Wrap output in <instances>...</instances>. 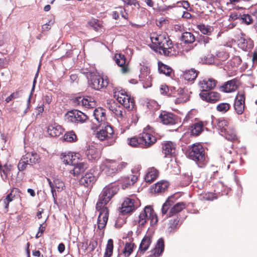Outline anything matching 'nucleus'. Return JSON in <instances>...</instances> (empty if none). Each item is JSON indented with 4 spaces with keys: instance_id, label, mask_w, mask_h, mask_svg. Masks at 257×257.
Instances as JSON below:
<instances>
[{
    "instance_id": "obj_18",
    "label": "nucleus",
    "mask_w": 257,
    "mask_h": 257,
    "mask_svg": "<svg viewBox=\"0 0 257 257\" xmlns=\"http://www.w3.org/2000/svg\"><path fill=\"white\" fill-rule=\"evenodd\" d=\"M199 96L204 101L211 103L219 101L221 99V95L215 91L201 92Z\"/></svg>"
},
{
    "instance_id": "obj_23",
    "label": "nucleus",
    "mask_w": 257,
    "mask_h": 257,
    "mask_svg": "<svg viewBox=\"0 0 257 257\" xmlns=\"http://www.w3.org/2000/svg\"><path fill=\"white\" fill-rule=\"evenodd\" d=\"M162 152L165 157L174 156L176 151V145L171 141H165L162 144Z\"/></svg>"
},
{
    "instance_id": "obj_42",
    "label": "nucleus",
    "mask_w": 257,
    "mask_h": 257,
    "mask_svg": "<svg viewBox=\"0 0 257 257\" xmlns=\"http://www.w3.org/2000/svg\"><path fill=\"white\" fill-rule=\"evenodd\" d=\"M221 135L224 136L226 140L234 142L237 140L234 130L230 127L225 130V133H221Z\"/></svg>"
},
{
    "instance_id": "obj_32",
    "label": "nucleus",
    "mask_w": 257,
    "mask_h": 257,
    "mask_svg": "<svg viewBox=\"0 0 257 257\" xmlns=\"http://www.w3.org/2000/svg\"><path fill=\"white\" fill-rule=\"evenodd\" d=\"M73 166V168L70 170V173L72 174L74 176H78L83 173L88 168L87 164L83 162L77 163Z\"/></svg>"
},
{
    "instance_id": "obj_4",
    "label": "nucleus",
    "mask_w": 257,
    "mask_h": 257,
    "mask_svg": "<svg viewBox=\"0 0 257 257\" xmlns=\"http://www.w3.org/2000/svg\"><path fill=\"white\" fill-rule=\"evenodd\" d=\"M127 166L126 162L105 159L100 165V169L106 175L112 176L121 171Z\"/></svg>"
},
{
    "instance_id": "obj_24",
    "label": "nucleus",
    "mask_w": 257,
    "mask_h": 257,
    "mask_svg": "<svg viewBox=\"0 0 257 257\" xmlns=\"http://www.w3.org/2000/svg\"><path fill=\"white\" fill-rule=\"evenodd\" d=\"M143 210L147 219L150 220V225L151 226L157 225L158 222V217L153 207L147 206Z\"/></svg>"
},
{
    "instance_id": "obj_2",
    "label": "nucleus",
    "mask_w": 257,
    "mask_h": 257,
    "mask_svg": "<svg viewBox=\"0 0 257 257\" xmlns=\"http://www.w3.org/2000/svg\"><path fill=\"white\" fill-rule=\"evenodd\" d=\"M151 39V47L155 52L168 56L176 55L178 53L175 49L172 41L165 34L152 36Z\"/></svg>"
},
{
    "instance_id": "obj_25",
    "label": "nucleus",
    "mask_w": 257,
    "mask_h": 257,
    "mask_svg": "<svg viewBox=\"0 0 257 257\" xmlns=\"http://www.w3.org/2000/svg\"><path fill=\"white\" fill-rule=\"evenodd\" d=\"M93 116L100 124H105L107 122L106 110L101 107L95 108L93 110Z\"/></svg>"
},
{
    "instance_id": "obj_30",
    "label": "nucleus",
    "mask_w": 257,
    "mask_h": 257,
    "mask_svg": "<svg viewBox=\"0 0 257 257\" xmlns=\"http://www.w3.org/2000/svg\"><path fill=\"white\" fill-rule=\"evenodd\" d=\"M187 207V205L185 202H181L177 203L170 209L168 216H177V215Z\"/></svg>"
},
{
    "instance_id": "obj_11",
    "label": "nucleus",
    "mask_w": 257,
    "mask_h": 257,
    "mask_svg": "<svg viewBox=\"0 0 257 257\" xmlns=\"http://www.w3.org/2000/svg\"><path fill=\"white\" fill-rule=\"evenodd\" d=\"M140 205L139 201L136 198H126L121 205L120 212L123 215L136 210Z\"/></svg>"
},
{
    "instance_id": "obj_55",
    "label": "nucleus",
    "mask_w": 257,
    "mask_h": 257,
    "mask_svg": "<svg viewBox=\"0 0 257 257\" xmlns=\"http://www.w3.org/2000/svg\"><path fill=\"white\" fill-rule=\"evenodd\" d=\"M147 107L150 110L155 111L159 109V106L156 101L154 100H149L147 103Z\"/></svg>"
},
{
    "instance_id": "obj_15",
    "label": "nucleus",
    "mask_w": 257,
    "mask_h": 257,
    "mask_svg": "<svg viewBox=\"0 0 257 257\" xmlns=\"http://www.w3.org/2000/svg\"><path fill=\"white\" fill-rule=\"evenodd\" d=\"M47 180L51 188L54 202L56 203L57 202L56 191L60 192L65 187L64 183L62 181L57 178L55 179L53 182H52L50 179H47Z\"/></svg>"
},
{
    "instance_id": "obj_34",
    "label": "nucleus",
    "mask_w": 257,
    "mask_h": 257,
    "mask_svg": "<svg viewBox=\"0 0 257 257\" xmlns=\"http://www.w3.org/2000/svg\"><path fill=\"white\" fill-rule=\"evenodd\" d=\"M13 166L10 164H5L4 165L0 166V173L3 180L7 181L9 179V176L11 174Z\"/></svg>"
},
{
    "instance_id": "obj_48",
    "label": "nucleus",
    "mask_w": 257,
    "mask_h": 257,
    "mask_svg": "<svg viewBox=\"0 0 257 257\" xmlns=\"http://www.w3.org/2000/svg\"><path fill=\"white\" fill-rule=\"evenodd\" d=\"M197 28L204 35H211L213 31V28L209 25L200 24L197 26Z\"/></svg>"
},
{
    "instance_id": "obj_46",
    "label": "nucleus",
    "mask_w": 257,
    "mask_h": 257,
    "mask_svg": "<svg viewBox=\"0 0 257 257\" xmlns=\"http://www.w3.org/2000/svg\"><path fill=\"white\" fill-rule=\"evenodd\" d=\"M179 219L178 216L174 217L169 220L168 228L170 232L174 231L179 227Z\"/></svg>"
},
{
    "instance_id": "obj_44",
    "label": "nucleus",
    "mask_w": 257,
    "mask_h": 257,
    "mask_svg": "<svg viewBox=\"0 0 257 257\" xmlns=\"http://www.w3.org/2000/svg\"><path fill=\"white\" fill-rule=\"evenodd\" d=\"M181 40L185 44H192L195 41V37L192 33L185 32L182 33Z\"/></svg>"
},
{
    "instance_id": "obj_7",
    "label": "nucleus",
    "mask_w": 257,
    "mask_h": 257,
    "mask_svg": "<svg viewBox=\"0 0 257 257\" xmlns=\"http://www.w3.org/2000/svg\"><path fill=\"white\" fill-rule=\"evenodd\" d=\"M152 132L151 127L150 126H147L144 128L143 132L139 134L141 148H148L156 143L157 138L152 134Z\"/></svg>"
},
{
    "instance_id": "obj_57",
    "label": "nucleus",
    "mask_w": 257,
    "mask_h": 257,
    "mask_svg": "<svg viewBox=\"0 0 257 257\" xmlns=\"http://www.w3.org/2000/svg\"><path fill=\"white\" fill-rule=\"evenodd\" d=\"M13 190L9 193L6 198L3 200L4 203L5 204V207L6 209H8L9 203L13 200L15 195L12 194Z\"/></svg>"
},
{
    "instance_id": "obj_26",
    "label": "nucleus",
    "mask_w": 257,
    "mask_h": 257,
    "mask_svg": "<svg viewBox=\"0 0 257 257\" xmlns=\"http://www.w3.org/2000/svg\"><path fill=\"white\" fill-rule=\"evenodd\" d=\"M86 155L88 159L91 161H97L100 157V150L93 145L88 146Z\"/></svg>"
},
{
    "instance_id": "obj_60",
    "label": "nucleus",
    "mask_w": 257,
    "mask_h": 257,
    "mask_svg": "<svg viewBox=\"0 0 257 257\" xmlns=\"http://www.w3.org/2000/svg\"><path fill=\"white\" fill-rule=\"evenodd\" d=\"M20 96V91H16L15 92L12 93L10 96L6 98V101L8 103L14 99L19 98Z\"/></svg>"
},
{
    "instance_id": "obj_20",
    "label": "nucleus",
    "mask_w": 257,
    "mask_h": 257,
    "mask_svg": "<svg viewBox=\"0 0 257 257\" xmlns=\"http://www.w3.org/2000/svg\"><path fill=\"white\" fill-rule=\"evenodd\" d=\"M114 60L117 65L120 67V71L123 74H126L130 71L128 62H126L125 56L121 54H116Z\"/></svg>"
},
{
    "instance_id": "obj_19",
    "label": "nucleus",
    "mask_w": 257,
    "mask_h": 257,
    "mask_svg": "<svg viewBox=\"0 0 257 257\" xmlns=\"http://www.w3.org/2000/svg\"><path fill=\"white\" fill-rule=\"evenodd\" d=\"M96 181V178L91 172H87L79 180V184L88 189H91Z\"/></svg>"
},
{
    "instance_id": "obj_36",
    "label": "nucleus",
    "mask_w": 257,
    "mask_h": 257,
    "mask_svg": "<svg viewBox=\"0 0 257 257\" xmlns=\"http://www.w3.org/2000/svg\"><path fill=\"white\" fill-rule=\"evenodd\" d=\"M25 157L26 161L30 163V165L32 166L34 164L39 163L40 161L39 155L36 152L27 153L23 156Z\"/></svg>"
},
{
    "instance_id": "obj_37",
    "label": "nucleus",
    "mask_w": 257,
    "mask_h": 257,
    "mask_svg": "<svg viewBox=\"0 0 257 257\" xmlns=\"http://www.w3.org/2000/svg\"><path fill=\"white\" fill-rule=\"evenodd\" d=\"M47 131L52 137H58L62 133L61 126L56 123L49 125Z\"/></svg>"
},
{
    "instance_id": "obj_14",
    "label": "nucleus",
    "mask_w": 257,
    "mask_h": 257,
    "mask_svg": "<svg viewBox=\"0 0 257 257\" xmlns=\"http://www.w3.org/2000/svg\"><path fill=\"white\" fill-rule=\"evenodd\" d=\"M164 124L173 125L178 122V117L175 114L167 111H162L159 116Z\"/></svg>"
},
{
    "instance_id": "obj_3",
    "label": "nucleus",
    "mask_w": 257,
    "mask_h": 257,
    "mask_svg": "<svg viewBox=\"0 0 257 257\" xmlns=\"http://www.w3.org/2000/svg\"><path fill=\"white\" fill-rule=\"evenodd\" d=\"M186 155L200 167H202L207 163L205 149L200 143H195L189 147L186 151Z\"/></svg>"
},
{
    "instance_id": "obj_22",
    "label": "nucleus",
    "mask_w": 257,
    "mask_h": 257,
    "mask_svg": "<svg viewBox=\"0 0 257 257\" xmlns=\"http://www.w3.org/2000/svg\"><path fill=\"white\" fill-rule=\"evenodd\" d=\"M206 121H198L190 126V135L193 137L199 136L204 130L207 125Z\"/></svg>"
},
{
    "instance_id": "obj_47",
    "label": "nucleus",
    "mask_w": 257,
    "mask_h": 257,
    "mask_svg": "<svg viewBox=\"0 0 257 257\" xmlns=\"http://www.w3.org/2000/svg\"><path fill=\"white\" fill-rule=\"evenodd\" d=\"M174 199V197L171 196L169 197L164 203L162 208V213L163 214L167 213L170 207L174 204L175 201Z\"/></svg>"
},
{
    "instance_id": "obj_8",
    "label": "nucleus",
    "mask_w": 257,
    "mask_h": 257,
    "mask_svg": "<svg viewBox=\"0 0 257 257\" xmlns=\"http://www.w3.org/2000/svg\"><path fill=\"white\" fill-rule=\"evenodd\" d=\"M110 85V83L107 76L101 77L94 74L90 76V85L95 90H100L109 87Z\"/></svg>"
},
{
    "instance_id": "obj_41",
    "label": "nucleus",
    "mask_w": 257,
    "mask_h": 257,
    "mask_svg": "<svg viewBox=\"0 0 257 257\" xmlns=\"http://www.w3.org/2000/svg\"><path fill=\"white\" fill-rule=\"evenodd\" d=\"M165 242L163 238H160L157 241V244L153 250V254L156 256L160 255L164 250Z\"/></svg>"
},
{
    "instance_id": "obj_27",
    "label": "nucleus",
    "mask_w": 257,
    "mask_h": 257,
    "mask_svg": "<svg viewBox=\"0 0 257 257\" xmlns=\"http://www.w3.org/2000/svg\"><path fill=\"white\" fill-rule=\"evenodd\" d=\"M239 81L236 79H233L225 83L220 88L222 91L230 93L235 91L238 88Z\"/></svg>"
},
{
    "instance_id": "obj_38",
    "label": "nucleus",
    "mask_w": 257,
    "mask_h": 257,
    "mask_svg": "<svg viewBox=\"0 0 257 257\" xmlns=\"http://www.w3.org/2000/svg\"><path fill=\"white\" fill-rule=\"evenodd\" d=\"M169 187V183L167 181H161L156 183L152 187V190L155 193L164 192L167 190Z\"/></svg>"
},
{
    "instance_id": "obj_31",
    "label": "nucleus",
    "mask_w": 257,
    "mask_h": 257,
    "mask_svg": "<svg viewBox=\"0 0 257 257\" xmlns=\"http://www.w3.org/2000/svg\"><path fill=\"white\" fill-rule=\"evenodd\" d=\"M159 175V171L152 167L148 169V171L145 176V180L147 183H152L156 180Z\"/></svg>"
},
{
    "instance_id": "obj_58",
    "label": "nucleus",
    "mask_w": 257,
    "mask_h": 257,
    "mask_svg": "<svg viewBox=\"0 0 257 257\" xmlns=\"http://www.w3.org/2000/svg\"><path fill=\"white\" fill-rule=\"evenodd\" d=\"M74 157H76V155L75 154L73 155V153H69L67 155H64L63 157V162L65 164L70 165L73 163L72 161L70 160V157L73 158Z\"/></svg>"
},
{
    "instance_id": "obj_63",
    "label": "nucleus",
    "mask_w": 257,
    "mask_h": 257,
    "mask_svg": "<svg viewBox=\"0 0 257 257\" xmlns=\"http://www.w3.org/2000/svg\"><path fill=\"white\" fill-rule=\"evenodd\" d=\"M169 91V87L166 85H162L160 87V93L163 95H167L168 96Z\"/></svg>"
},
{
    "instance_id": "obj_51",
    "label": "nucleus",
    "mask_w": 257,
    "mask_h": 257,
    "mask_svg": "<svg viewBox=\"0 0 257 257\" xmlns=\"http://www.w3.org/2000/svg\"><path fill=\"white\" fill-rule=\"evenodd\" d=\"M26 160L25 159V157L22 156V157L20 160L18 165L17 168L19 172H22L26 170L28 166L30 165V163L26 161Z\"/></svg>"
},
{
    "instance_id": "obj_59",
    "label": "nucleus",
    "mask_w": 257,
    "mask_h": 257,
    "mask_svg": "<svg viewBox=\"0 0 257 257\" xmlns=\"http://www.w3.org/2000/svg\"><path fill=\"white\" fill-rule=\"evenodd\" d=\"M88 24L91 27H93L95 31H97L98 29L101 27V25L99 21L97 19L91 20L88 22Z\"/></svg>"
},
{
    "instance_id": "obj_56",
    "label": "nucleus",
    "mask_w": 257,
    "mask_h": 257,
    "mask_svg": "<svg viewBox=\"0 0 257 257\" xmlns=\"http://www.w3.org/2000/svg\"><path fill=\"white\" fill-rule=\"evenodd\" d=\"M147 220V217L146 216L145 214L144 213V211L143 210L141 212L139 216V219L138 221L139 225L144 226L145 224H146Z\"/></svg>"
},
{
    "instance_id": "obj_17",
    "label": "nucleus",
    "mask_w": 257,
    "mask_h": 257,
    "mask_svg": "<svg viewBox=\"0 0 257 257\" xmlns=\"http://www.w3.org/2000/svg\"><path fill=\"white\" fill-rule=\"evenodd\" d=\"M245 94L244 92H239L237 94L234 103V108L238 114L243 113L245 108Z\"/></svg>"
},
{
    "instance_id": "obj_49",
    "label": "nucleus",
    "mask_w": 257,
    "mask_h": 257,
    "mask_svg": "<svg viewBox=\"0 0 257 257\" xmlns=\"http://www.w3.org/2000/svg\"><path fill=\"white\" fill-rule=\"evenodd\" d=\"M113 241L112 239H109L105 249L104 257H111L113 253Z\"/></svg>"
},
{
    "instance_id": "obj_5",
    "label": "nucleus",
    "mask_w": 257,
    "mask_h": 257,
    "mask_svg": "<svg viewBox=\"0 0 257 257\" xmlns=\"http://www.w3.org/2000/svg\"><path fill=\"white\" fill-rule=\"evenodd\" d=\"M113 97L124 107L132 110L135 106V101L133 97L128 94L124 90L120 87L113 89Z\"/></svg>"
},
{
    "instance_id": "obj_16",
    "label": "nucleus",
    "mask_w": 257,
    "mask_h": 257,
    "mask_svg": "<svg viewBox=\"0 0 257 257\" xmlns=\"http://www.w3.org/2000/svg\"><path fill=\"white\" fill-rule=\"evenodd\" d=\"M139 176L137 174L132 173L126 176L121 177L120 180L121 188L125 189L132 187L137 182Z\"/></svg>"
},
{
    "instance_id": "obj_64",
    "label": "nucleus",
    "mask_w": 257,
    "mask_h": 257,
    "mask_svg": "<svg viewBox=\"0 0 257 257\" xmlns=\"http://www.w3.org/2000/svg\"><path fill=\"white\" fill-rule=\"evenodd\" d=\"M125 5L128 6H134L135 7L139 6V3L137 0H121Z\"/></svg>"
},
{
    "instance_id": "obj_39",
    "label": "nucleus",
    "mask_w": 257,
    "mask_h": 257,
    "mask_svg": "<svg viewBox=\"0 0 257 257\" xmlns=\"http://www.w3.org/2000/svg\"><path fill=\"white\" fill-rule=\"evenodd\" d=\"M229 121L224 118H220L217 120V128L220 131V134L225 133V131L229 128Z\"/></svg>"
},
{
    "instance_id": "obj_10",
    "label": "nucleus",
    "mask_w": 257,
    "mask_h": 257,
    "mask_svg": "<svg viewBox=\"0 0 257 257\" xmlns=\"http://www.w3.org/2000/svg\"><path fill=\"white\" fill-rule=\"evenodd\" d=\"M65 117L68 122L74 123H84L88 119L87 115L78 110H72L68 111Z\"/></svg>"
},
{
    "instance_id": "obj_6",
    "label": "nucleus",
    "mask_w": 257,
    "mask_h": 257,
    "mask_svg": "<svg viewBox=\"0 0 257 257\" xmlns=\"http://www.w3.org/2000/svg\"><path fill=\"white\" fill-rule=\"evenodd\" d=\"M95 136L100 141H107L109 146L113 145L116 138L113 127L107 122L96 132Z\"/></svg>"
},
{
    "instance_id": "obj_33",
    "label": "nucleus",
    "mask_w": 257,
    "mask_h": 257,
    "mask_svg": "<svg viewBox=\"0 0 257 257\" xmlns=\"http://www.w3.org/2000/svg\"><path fill=\"white\" fill-rule=\"evenodd\" d=\"M112 17L113 19L117 20L119 18V16L124 19L127 20L128 18V14L126 12L125 9L122 7H118L114 8V11L112 12Z\"/></svg>"
},
{
    "instance_id": "obj_43",
    "label": "nucleus",
    "mask_w": 257,
    "mask_h": 257,
    "mask_svg": "<svg viewBox=\"0 0 257 257\" xmlns=\"http://www.w3.org/2000/svg\"><path fill=\"white\" fill-rule=\"evenodd\" d=\"M240 22L243 25H252L254 22L253 17L252 15L242 13Z\"/></svg>"
},
{
    "instance_id": "obj_53",
    "label": "nucleus",
    "mask_w": 257,
    "mask_h": 257,
    "mask_svg": "<svg viewBox=\"0 0 257 257\" xmlns=\"http://www.w3.org/2000/svg\"><path fill=\"white\" fill-rule=\"evenodd\" d=\"M140 135L138 137H134L130 139H128V144L129 145L132 147H141V144L140 142Z\"/></svg>"
},
{
    "instance_id": "obj_61",
    "label": "nucleus",
    "mask_w": 257,
    "mask_h": 257,
    "mask_svg": "<svg viewBox=\"0 0 257 257\" xmlns=\"http://www.w3.org/2000/svg\"><path fill=\"white\" fill-rule=\"evenodd\" d=\"M242 13L239 12H231L229 15V19L232 21L236 20H240V17L241 16Z\"/></svg>"
},
{
    "instance_id": "obj_54",
    "label": "nucleus",
    "mask_w": 257,
    "mask_h": 257,
    "mask_svg": "<svg viewBox=\"0 0 257 257\" xmlns=\"http://www.w3.org/2000/svg\"><path fill=\"white\" fill-rule=\"evenodd\" d=\"M55 22L54 20H50L48 22L42 26L41 33L49 31Z\"/></svg>"
},
{
    "instance_id": "obj_62",
    "label": "nucleus",
    "mask_w": 257,
    "mask_h": 257,
    "mask_svg": "<svg viewBox=\"0 0 257 257\" xmlns=\"http://www.w3.org/2000/svg\"><path fill=\"white\" fill-rule=\"evenodd\" d=\"M203 198L207 201H212L217 198V196L213 193H207L204 195Z\"/></svg>"
},
{
    "instance_id": "obj_1",
    "label": "nucleus",
    "mask_w": 257,
    "mask_h": 257,
    "mask_svg": "<svg viewBox=\"0 0 257 257\" xmlns=\"http://www.w3.org/2000/svg\"><path fill=\"white\" fill-rule=\"evenodd\" d=\"M118 190L117 186L110 183L103 188L99 195L95 208L99 212L97 227L99 230L104 229L106 226L109 213L107 205L112 197L117 194Z\"/></svg>"
},
{
    "instance_id": "obj_12",
    "label": "nucleus",
    "mask_w": 257,
    "mask_h": 257,
    "mask_svg": "<svg viewBox=\"0 0 257 257\" xmlns=\"http://www.w3.org/2000/svg\"><path fill=\"white\" fill-rule=\"evenodd\" d=\"M73 103L75 105L82 106L87 108H92L96 105L94 99L88 96L76 97L73 99Z\"/></svg>"
},
{
    "instance_id": "obj_28",
    "label": "nucleus",
    "mask_w": 257,
    "mask_h": 257,
    "mask_svg": "<svg viewBox=\"0 0 257 257\" xmlns=\"http://www.w3.org/2000/svg\"><path fill=\"white\" fill-rule=\"evenodd\" d=\"M152 243V237L150 235H145L142 239L137 252L138 255L143 254L149 248Z\"/></svg>"
},
{
    "instance_id": "obj_40",
    "label": "nucleus",
    "mask_w": 257,
    "mask_h": 257,
    "mask_svg": "<svg viewBox=\"0 0 257 257\" xmlns=\"http://www.w3.org/2000/svg\"><path fill=\"white\" fill-rule=\"evenodd\" d=\"M158 70L160 73L164 74L169 77H171L172 74L173 72L171 67L160 61L158 62Z\"/></svg>"
},
{
    "instance_id": "obj_50",
    "label": "nucleus",
    "mask_w": 257,
    "mask_h": 257,
    "mask_svg": "<svg viewBox=\"0 0 257 257\" xmlns=\"http://www.w3.org/2000/svg\"><path fill=\"white\" fill-rule=\"evenodd\" d=\"M64 139L68 142H75L77 140V137L73 131H70L64 135Z\"/></svg>"
},
{
    "instance_id": "obj_45",
    "label": "nucleus",
    "mask_w": 257,
    "mask_h": 257,
    "mask_svg": "<svg viewBox=\"0 0 257 257\" xmlns=\"http://www.w3.org/2000/svg\"><path fill=\"white\" fill-rule=\"evenodd\" d=\"M136 246V245L133 242H126L122 250V253L125 257H128L133 252L134 247Z\"/></svg>"
},
{
    "instance_id": "obj_52",
    "label": "nucleus",
    "mask_w": 257,
    "mask_h": 257,
    "mask_svg": "<svg viewBox=\"0 0 257 257\" xmlns=\"http://www.w3.org/2000/svg\"><path fill=\"white\" fill-rule=\"evenodd\" d=\"M230 108V105L228 103H220L216 106V110L218 111L225 113Z\"/></svg>"
},
{
    "instance_id": "obj_21",
    "label": "nucleus",
    "mask_w": 257,
    "mask_h": 257,
    "mask_svg": "<svg viewBox=\"0 0 257 257\" xmlns=\"http://www.w3.org/2000/svg\"><path fill=\"white\" fill-rule=\"evenodd\" d=\"M217 82L213 78H210L200 80L198 85L201 89V92H208L213 89L216 86Z\"/></svg>"
},
{
    "instance_id": "obj_13",
    "label": "nucleus",
    "mask_w": 257,
    "mask_h": 257,
    "mask_svg": "<svg viewBox=\"0 0 257 257\" xmlns=\"http://www.w3.org/2000/svg\"><path fill=\"white\" fill-rule=\"evenodd\" d=\"M168 96L177 97V101L180 102H185L189 99L188 95L185 92L183 88H179L178 89H176L174 86L169 87Z\"/></svg>"
},
{
    "instance_id": "obj_29",
    "label": "nucleus",
    "mask_w": 257,
    "mask_h": 257,
    "mask_svg": "<svg viewBox=\"0 0 257 257\" xmlns=\"http://www.w3.org/2000/svg\"><path fill=\"white\" fill-rule=\"evenodd\" d=\"M139 79L144 88H147L152 86V78L150 71L145 70L142 71L139 75Z\"/></svg>"
},
{
    "instance_id": "obj_35",
    "label": "nucleus",
    "mask_w": 257,
    "mask_h": 257,
    "mask_svg": "<svg viewBox=\"0 0 257 257\" xmlns=\"http://www.w3.org/2000/svg\"><path fill=\"white\" fill-rule=\"evenodd\" d=\"M199 73V72L198 71L194 68H191L184 71L183 77L186 80L192 82L196 79Z\"/></svg>"
},
{
    "instance_id": "obj_9",
    "label": "nucleus",
    "mask_w": 257,
    "mask_h": 257,
    "mask_svg": "<svg viewBox=\"0 0 257 257\" xmlns=\"http://www.w3.org/2000/svg\"><path fill=\"white\" fill-rule=\"evenodd\" d=\"M107 107L115 115V117L119 121H125L126 118V113L124 108L118 104L114 101L110 100L107 102Z\"/></svg>"
}]
</instances>
